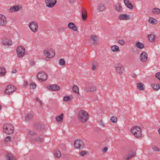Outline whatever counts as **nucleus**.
I'll return each instance as SVG.
<instances>
[{
	"label": "nucleus",
	"mask_w": 160,
	"mask_h": 160,
	"mask_svg": "<svg viewBox=\"0 0 160 160\" xmlns=\"http://www.w3.org/2000/svg\"><path fill=\"white\" fill-rule=\"evenodd\" d=\"M100 125L102 127H105V124L104 123H103L102 121H101L100 122Z\"/></svg>",
	"instance_id": "nucleus-54"
},
{
	"label": "nucleus",
	"mask_w": 160,
	"mask_h": 160,
	"mask_svg": "<svg viewBox=\"0 0 160 160\" xmlns=\"http://www.w3.org/2000/svg\"><path fill=\"white\" fill-rule=\"evenodd\" d=\"M17 72V71L16 70H13L12 71V73H16Z\"/></svg>",
	"instance_id": "nucleus-59"
},
{
	"label": "nucleus",
	"mask_w": 160,
	"mask_h": 160,
	"mask_svg": "<svg viewBox=\"0 0 160 160\" xmlns=\"http://www.w3.org/2000/svg\"><path fill=\"white\" fill-rule=\"evenodd\" d=\"M29 27L30 30L33 32H35L38 30V26L37 23L35 21L30 22L29 24Z\"/></svg>",
	"instance_id": "nucleus-9"
},
{
	"label": "nucleus",
	"mask_w": 160,
	"mask_h": 160,
	"mask_svg": "<svg viewBox=\"0 0 160 160\" xmlns=\"http://www.w3.org/2000/svg\"><path fill=\"white\" fill-rule=\"evenodd\" d=\"M17 52L18 56L20 58H22L25 55V49L22 46H19L17 49Z\"/></svg>",
	"instance_id": "nucleus-7"
},
{
	"label": "nucleus",
	"mask_w": 160,
	"mask_h": 160,
	"mask_svg": "<svg viewBox=\"0 0 160 160\" xmlns=\"http://www.w3.org/2000/svg\"><path fill=\"white\" fill-rule=\"evenodd\" d=\"M4 132L7 134H12L14 132V128L13 125L9 123H5L3 126Z\"/></svg>",
	"instance_id": "nucleus-2"
},
{
	"label": "nucleus",
	"mask_w": 160,
	"mask_h": 160,
	"mask_svg": "<svg viewBox=\"0 0 160 160\" xmlns=\"http://www.w3.org/2000/svg\"><path fill=\"white\" fill-rule=\"evenodd\" d=\"M28 134L31 136H36L37 135V133L33 130H29L28 131Z\"/></svg>",
	"instance_id": "nucleus-37"
},
{
	"label": "nucleus",
	"mask_w": 160,
	"mask_h": 160,
	"mask_svg": "<svg viewBox=\"0 0 160 160\" xmlns=\"http://www.w3.org/2000/svg\"><path fill=\"white\" fill-rule=\"evenodd\" d=\"M135 154L136 152H135L131 151L128 153V155L125 158V159L127 160H129L133 157H134Z\"/></svg>",
	"instance_id": "nucleus-20"
},
{
	"label": "nucleus",
	"mask_w": 160,
	"mask_h": 160,
	"mask_svg": "<svg viewBox=\"0 0 160 160\" xmlns=\"http://www.w3.org/2000/svg\"><path fill=\"white\" fill-rule=\"evenodd\" d=\"M155 77L158 78L160 81V73L157 72L155 74Z\"/></svg>",
	"instance_id": "nucleus-48"
},
{
	"label": "nucleus",
	"mask_w": 160,
	"mask_h": 160,
	"mask_svg": "<svg viewBox=\"0 0 160 160\" xmlns=\"http://www.w3.org/2000/svg\"><path fill=\"white\" fill-rule=\"evenodd\" d=\"M148 55L145 52H143L141 54L140 59L141 62H144L147 59Z\"/></svg>",
	"instance_id": "nucleus-15"
},
{
	"label": "nucleus",
	"mask_w": 160,
	"mask_h": 160,
	"mask_svg": "<svg viewBox=\"0 0 160 160\" xmlns=\"http://www.w3.org/2000/svg\"><path fill=\"white\" fill-rule=\"evenodd\" d=\"M74 146L76 148H82L84 147V144L82 140L78 139L75 141Z\"/></svg>",
	"instance_id": "nucleus-10"
},
{
	"label": "nucleus",
	"mask_w": 160,
	"mask_h": 160,
	"mask_svg": "<svg viewBox=\"0 0 160 160\" xmlns=\"http://www.w3.org/2000/svg\"><path fill=\"white\" fill-rule=\"evenodd\" d=\"M116 72L120 74H122L124 72L125 69L123 65L120 63H117L115 65Z\"/></svg>",
	"instance_id": "nucleus-6"
},
{
	"label": "nucleus",
	"mask_w": 160,
	"mask_h": 160,
	"mask_svg": "<svg viewBox=\"0 0 160 160\" xmlns=\"http://www.w3.org/2000/svg\"><path fill=\"white\" fill-rule=\"evenodd\" d=\"M33 117V114L32 113H28L26 117V121L28 122L32 119Z\"/></svg>",
	"instance_id": "nucleus-25"
},
{
	"label": "nucleus",
	"mask_w": 160,
	"mask_h": 160,
	"mask_svg": "<svg viewBox=\"0 0 160 160\" xmlns=\"http://www.w3.org/2000/svg\"><path fill=\"white\" fill-rule=\"evenodd\" d=\"M132 133L137 138L141 137L142 135L141 128L139 127L135 126L132 128L131 130Z\"/></svg>",
	"instance_id": "nucleus-4"
},
{
	"label": "nucleus",
	"mask_w": 160,
	"mask_h": 160,
	"mask_svg": "<svg viewBox=\"0 0 160 160\" xmlns=\"http://www.w3.org/2000/svg\"><path fill=\"white\" fill-rule=\"evenodd\" d=\"M111 50L113 52H118L120 51L119 47L117 45H114L112 46Z\"/></svg>",
	"instance_id": "nucleus-31"
},
{
	"label": "nucleus",
	"mask_w": 160,
	"mask_h": 160,
	"mask_svg": "<svg viewBox=\"0 0 160 160\" xmlns=\"http://www.w3.org/2000/svg\"><path fill=\"white\" fill-rule=\"evenodd\" d=\"M46 6L49 8H52L56 4L57 0H45Z\"/></svg>",
	"instance_id": "nucleus-11"
},
{
	"label": "nucleus",
	"mask_w": 160,
	"mask_h": 160,
	"mask_svg": "<svg viewBox=\"0 0 160 160\" xmlns=\"http://www.w3.org/2000/svg\"><path fill=\"white\" fill-rule=\"evenodd\" d=\"M82 19L83 21L85 20L87 17L86 10L84 8L82 9Z\"/></svg>",
	"instance_id": "nucleus-22"
},
{
	"label": "nucleus",
	"mask_w": 160,
	"mask_h": 160,
	"mask_svg": "<svg viewBox=\"0 0 160 160\" xmlns=\"http://www.w3.org/2000/svg\"><path fill=\"white\" fill-rule=\"evenodd\" d=\"M108 148L107 147H105L102 150V152L103 153L106 152L108 150Z\"/></svg>",
	"instance_id": "nucleus-53"
},
{
	"label": "nucleus",
	"mask_w": 160,
	"mask_h": 160,
	"mask_svg": "<svg viewBox=\"0 0 160 160\" xmlns=\"http://www.w3.org/2000/svg\"><path fill=\"white\" fill-rule=\"evenodd\" d=\"M124 2L126 6L130 9L133 8V6L128 0H124Z\"/></svg>",
	"instance_id": "nucleus-18"
},
{
	"label": "nucleus",
	"mask_w": 160,
	"mask_h": 160,
	"mask_svg": "<svg viewBox=\"0 0 160 160\" xmlns=\"http://www.w3.org/2000/svg\"><path fill=\"white\" fill-rule=\"evenodd\" d=\"M59 64L61 66H64L65 64V62L63 59H61L59 61Z\"/></svg>",
	"instance_id": "nucleus-42"
},
{
	"label": "nucleus",
	"mask_w": 160,
	"mask_h": 160,
	"mask_svg": "<svg viewBox=\"0 0 160 160\" xmlns=\"http://www.w3.org/2000/svg\"><path fill=\"white\" fill-rule=\"evenodd\" d=\"M1 43L4 45L10 46L12 45V40H9L6 37H3L1 39Z\"/></svg>",
	"instance_id": "nucleus-12"
},
{
	"label": "nucleus",
	"mask_w": 160,
	"mask_h": 160,
	"mask_svg": "<svg viewBox=\"0 0 160 160\" xmlns=\"http://www.w3.org/2000/svg\"><path fill=\"white\" fill-rule=\"evenodd\" d=\"M111 121L113 123H115L116 122L117 120V118L114 116H112L111 118L110 119Z\"/></svg>",
	"instance_id": "nucleus-41"
},
{
	"label": "nucleus",
	"mask_w": 160,
	"mask_h": 160,
	"mask_svg": "<svg viewBox=\"0 0 160 160\" xmlns=\"http://www.w3.org/2000/svg\"><path fill=\"white\" fill-rule=\"evenodd\" d=\"M72 90L75 92L79 94V91L78 90V88L76 85H74L72 87Z\"/></svg>",
	"instance_id": "nucleus-33"
},
{
	"label": "nucleus",
	"mask_w": 160,
	"mask_h": 160,
	"mask_svg": "<svg viewBox=\"0 0 160 160\" xmlns=\"http://www.w3.org/2000/svg\"><path fill=\"white\" fill-rule=\"evenodd\" d=\"M48 88L52 91H57L59 89V87L57 85L53 84L51 86H48Z\"/></svg>",
	"instance_id": "nucleus-19"
},
{
	"label": "nucleus",
	"mask_w": 160,
	"mask_h": 160,
	"mask_svg": "<svg viewBox=\"0 0 160 160\" xmlns=\"http://www.w3.org/2000/svg\"><path fill=\"white\" fill-rule=\"evenodd\" d=\"M86 152L85 151H82L80 152V155L82 156H84L86 153Z\"/></svg>",
	"instance_id": "nucleus-50"
},
{
	"label": "nucleus",
	"mask_w": 160,
	"mask_h": 160,
	"mask_svg": "<svg viewBox=\"0 0 160 160\" xmlns=\"http://www.w3.org/2000/svg\"><path fill=\"white\" fill-rule=\"evenodd\" d=\"M14 12L18 11L22 8V7L20 5H15L14 6Z\"/></svg>",
	"instance_id": "nucleus-34"
},
{
	"label": "nucleus",
	"mask_w": 160,
	"mask_h": 160,
	"mask_svg": "<svg viewBox=\"0 0 160 160\" xmlns=\"http://www.w3.org/2000/svg\"><path fill=\"white\" fill-rule=\"evenodd\" d=\"M9 12H14V6L11 7L8 10Z\"/></svg>",
	"instance_id": "nucleus-49"
},
{
	"label": "nucleus",
	"mask_w": 160,
	"mask_h": 160,
	"mask_svg": "<svg viewBox=\"0 0 160 160\" xmlns=\"http://www.w3.org/2000/svg\"><path fill=\"white\" fill-rule=\"evenodd\" d=\"M35 128L37 129H39L41 127V125L39 124H37L35 125Z\"/></svg>",
	"instance_id": "nucleus-51"
},
{
	"label": "nucleus",
	"mask_w": 160,
	"mask_h": 160,
	"mask_svg": "<svg viewBox=\"0 0 160 160\" xmlns=\"http://www.w3.org/2000/svg\"><path fill=\"white\" fill-rule=\"evenodd\" d=\"M72 98V96H65L63 98V101H67L71 100Z\"/></svg>",
	"instance_id": "nucleus-39"
},
{
	"label": "nucleus",
	"mask_w": 160,
	"mask_h": 160,
	"mask_svg": "<svg viewBox=\"0 0 160 160\" xmlns=\"http://www.w3.org/2000/svg\"><path fill=\"white\" fill-rule=\"evenodd\" d=\"M6 73V70L3 67H0V76H4Z\"/></svg>",
	"instance_id": "nucleus-27"
},
{
	"label": "nucleus",
	"mask_w": 160,
	"mask_h": 160,
	"mask_svg": "<svg viewBox=\"0 0 160 160\" xmlns=\"http://www.w3.org/2000/svg\"><path fill=\"white\" fill-rule=\"evenodd\" d=\"M156 21V20L154 18H150L148 20V22L150 23L154 24Z\"/></svg>",
	"instance_id": "nucleus-43"
},
{
	"label": "nucleus",
	"mask_w": 160,
	"mask_h": 160,
	"mask_svg": "<svg viewBox=\"0 0 160 160\" xmlns=\"http://www.w3.org/2000/svg\"><path fill=\"white\" fill-rule=\"evenodd\" d=\"M118 18L121 20H127L129 19L130 18L129 15L123 14L119 15Z\"/></svg>",
	"instance_id": "nucleus-16"
},
{
	"label": "nucleus",
	"mask_w": 160,
	"mask_h": 160,
	"mask_svg": "<svg viewBox=\"0 0 160 160\" xmlns=\"http://www.w3.org/2000/svg\"><path fill=\"white\" fill-rule=\"evenodd\" d=\"M83 89L87 92H91L96 91L97 88L95 86H92L89 87H85Z\"/></svg>",
	"instance_id": "nucleus-14"
},
{
	"label": "nucleus",
	"mask_w": 160,
	"mask_h": 160,
	"mask_svg": "<svg viewBox=\"0 0 160 160\" xmlns=\"http://www.w3.org/2000/svg\"><path fill=\"white\" fill-rule=\"evenodd\" d=\"M117 42L121 45H123L125 44V42L122 40L119 39L118 40Z\"/></svg>",
	"instance_id": "nucleus-46"
},
{
	"label": "nucleus",
	"mask_w": 160,
	"mask_h": 160,
	"mask_svg": "<svg viewBox=\"0 0 160 160\" xmlns=\"http://www.w3.org/2000/svg\"><path fill=\"white\" fill-rule=\"evenodd\" d=\"M137 87L140 90H144V85L142 83H138L137 84Z\"/></svg>",
	"instance_id": "nucleus-30"
},
{
	"label": "nucleus",
	"mask_w": 160,
	"mask_h": 160,
	"mask_svg": "<svg viewBox=\"0 0 160 160\" xmlns=\"http://www.w3.org/2000/svg\"><path fill=\"white\" fill-rule=\"evenodd\" d=\"M96 66L95 65H93L92 66V69L93 70H95L96 69Z\"/></svg>",
	"instance_id": "nucleus-56"
},
{
	"label": "nucleus",
	"mask_w": 160,
	"mask_h": 160,
	"mask_svg": "<svg viewBox=\"0 0 160 160\" xmlns=\"http://www.w3.org/2000/svg\"><path fill=\"white\" fill-rule=\"evenodd\" d=\"M152 86L155 91H158L160 89V85L158 84L153 83L152 84Z\"/></svg>",
	"instance_id": "nucleus-26"
},
{
	"label": "nucleus",
	"mask_w": 160,
	"mask_h": 160,
	"mask_svg": "<svg viewBox=\"0 0 160 160\" xmlns=\"http://www.w3.org/2000/svg\"><path fill=\"white\" fill-rule=\"evenodd\" d=\"M158 132L159 133V134H160V128L158 130Z\"/></svg>",
	"instance_id": "nucleus-60"
},
{
	"label": "nucleus",
	"mask_w": 160,
	"mask_h": 160,
	"mask_svg": "<svg viewBox=\"0 0 160 160\" xmlns=\"http://www.w3.org/2000/svg\"><path fill=\"white\" fill-rule=\"evenodd\" d=\"M136 46L137 48L140 49H142L144 47V44L139 42H136Z\"/></svg>",
	"instance_id": "nucleus-29"
},
{
	"label": "nucleus",
	"mask_w": 160,
	"mask_h": 160,
	"mask_svg": "<svg viewBox=\"0 0 160 160\" xmlns=\"http://www.w3.org/2000/svg\"><path fill=\"white\" fill-rule=\"evenodd\" d=\"M36 100H37V101H38V102H39V103L40 104V106H41L42 105V102L38 98H36Z\"/></svg>",
	"instance_id": "nucleus-55"
},
{
	"label": "nucleus",
	"mask_w": 160,
	"mask_h": 160,
	"mask_svg": "<svg viewBox=\"0 0 160 160\" xmlns=\"http://www.w3.org/2000/svg\"><path fill=\"white\" fill-rule=\"evenodd\" d=\"M7 158V160H16L15 158L10 155H8Z\"/></svg>",
	"instance_id": "nucleus-40"
},
{
	"label": "nucleus",
	"mask_w": 160,
	"mask_h": 160,
	"mask_svg": "<svg viewBox=\"0 0 160 160\" xmlns=\"http://www.w3.org/2000/svg\"><path fill=\"white\" fill-rule=\"evenodd\" d=\"M43 52L46 57L45 58V60L46 61H49L50 58H52L55 55V51L52 49L49 50L47 49L44 50Z\"/></svg>",
	"instance_id": "nucleus-3"
},
{
	"label": "nucleus",
	"mask_w": 160,
	"mask_h": 160,
	"mask_svg": "<svg viewBox=\"0 0 160 160\" xmlns=\"http://www.w3.org/2000/svg\"><path fill=\"white\" fill-rule=\"evenodd\" d=\"M63 113H62L60 116L56 117V120L58 122H62L63 120Z\"/></svg>",
	"instance_id": "nucleus-28"
},
{
	"label": "nucleus",
	"mask_w": 160,
	"mask_h": 160,
	"mask_svg": "<svg viewBox=\"0 0 160 160\" xmlns=\"http://www.w3.org/2000/svg\"><path fill=\"white\" fill-rule=\"evenodd\" d=\"M38 79L41 82L46 80L48 78V75L44 72H39L37 75Z\"/></svg>",
	"instance_id": "nucleus-8"
},
{
	"label": "nucleus",
	"mask_w": 160,
	"mask_h": 160,
	"mask_svg": "<svg viewBox=\"0 0 160 160\" xmlns=\"http://www.w3.org/2000/svg\"><path fill=\"white\" fill-rule=\"evenodd\" d=\"M68 0L69 1V2L70 3H74L75 2V0Z\"/></svg>",
	"instance_id": "nucleus-58"
},
{
	"label": "nucleus",
	"mask_w": 160,
	"mask_h": 160,
	"mask_svg": "<svg viewBox=\"0 0 160 160\" xmlns=\"http://www.w3.org/2000/svg\"><path fill=\"white\" fill-rule=\"evenodd\" d=\"M116 9L118 11H121L122 10V8L121 5L119 4H117L115 6Z\"/></svg>",
	"instance_id": "nucleus-36"
},
{
	"label": "nucleus",
	"mask_w": 160,
	"mask_h": 160,
	"mask_svg": "<svg viewBox=\"0 0 160 160\" xmlns=\"http://www.w3.org/2000/svg\"><path fill=\"white\" fill-rule=\"evenodd\" d=\"M54 156L57 158H60L61 156V152L59 149H56L54 151Z\"/></svg>",
	"instance_id": "nucleus-23"
},
{
	"label": "nucleus",
	"mask_w": 160,
	"mask_h": 160,
	"mask_svg": "<svg viewBox=\"0 0 160 160\" xmlns=\"http://www.w3.org/2000/svg\"><path fill=\"white\" fill-rule=\"evenodd\" d=\"M1 108H2V106H1L0 105V110L1 109Z\"/></svg>",
	"instance_id": "nucleus-61"
},
{
	"label": "nucleus",
	"mask_w": 160,
	"mask_h": 160,
	"mask_svg": "<svg viewBox=\"0 0 160 160\" xmlns=\"http://www.w3.org/2000/svg\"><path fill=\"white\" fill-rule=\"evenodd\" d=\"M35 64V62L33 61H30V64L31 66H32L34 65Z\"/></svg>",
	"instance_id": "nucleus-52"
},
{
	"label": "nucleus",
	"mask_w": 160,
	"mask_h": 160,
	"mask_svg": "<svg viewBox=\"0 0 160 160\" xmlns=\"http://www.w3.org/2000/svg\"><path fill=\"white\" fill-rule=\"evenodd\" d=\"M28 85V82L27 81H25L24 82V86L26 87Z\"/></svg>",
	"instance_id": "nucleus-57"
},
{
	"label": "nucleus",
	"mask_w": 160,
	"mask_h": 160,
	"mask_svg": "<svg viewBox=\"0 0 160 160\" xmlns=\"http://www.w3.org/2000/svg\"><path fill=\"white\" fill-rule=\"evenodd\" d=\"M36 87V85L34 83H31L30 85V88L31 89H34Z\"/></svg>",
	"instance_id": "nucleus-44"
},
{
	"label": "nucleus",
	"mask_w": 160,
	"mask_h": 160,
	"mask_svg": "<svg viewBox=\"0 0 160 160\" xmlns=\"http://www.w3.org/2000/svg\"><path fill=\"white\" fill-rule=\"evenodd\" d=\"M89 116L88 113L84 110H81L78 113L79 120L83 123H85L88 120Z\"/></svg>",
	"instance_id": "nucleus-1"
},
{
	"label": "nucleus",
	"mask_w": 160,
	"mask_h": 160,
	"mask_svg": "<svg viewBox=\"0 0 160 160\" xmlns=\"http://www.w3.org/2000/svg\"><path fill=\"white\" fill-rule=\"evenodd\" d=\"M148 38L150 42L153 41L155 39V36L153 34H150L148 35Z\"/></svg>",
	"instance_id": "nucleus-35"
},
{
	"label": "nucleus",
	"mask_w": 160,
	"mask_h": 160,
	"mask_svg": "<svg viewBox=\"0 0 160 160\" xmlns=\"http://www.w3.org/2000/svg\"><path fill=\"white\" fill-rule=\"evenodd\" d=\"M68 26L69 28L72 30L74 31H77L78 30L77 27L72 22L69 23L68 25Z\"/></svg>",
	"instance_id": "nucleus-17"
},
{
	"label": "nucleus",
	"mask_w": 160,
	"mask_h": 160,
	"mask_svg": "<svg viewBox=\"0 0 160 160\" xmlns=\"http://www.w3.org/2000/svg\"><path fill=\"white\" fill-rule=\"evenodd\" d=\"M16 90V88L12 85H9L7 86L5 90V93L6 95L11 94Z\"/></svg>",
	"instance_id": "nucleus-5"
},
{
	"label": "nucleus",
	"mask_w": 160,
	"mask_h": 160,
	"mask_svg": "<svg viewBox=\"0 0 160 160\" xmlns=\"http://www.w3.org/2000/svg\"><path fill=\"white\" fill-rule=\"evenodd\" d=\"M11 139V138L10 136H8L5 139V142H8L10 141Z\"/></svg>",
	"instance_id": "nucleus-47"
},
{
	"label": "nucleus",
	"mask_w": 160,
	"mask_h": 160,
	"mask_svg": "<svg viewBox=\"0 0 160 160\" xmlns=\"http://www.w3.org/2000/svg\"><path fill=\"white\" fill-rule=\"evenodd\" d=\"M105 9V7L103 3H101L98 6V10L100 12H102Z\"/></svg>",
	"instance_id": "nucleus-24"
},
{
	"label": "nucleus",
	"mask_w": 160,
	"mask_h": 160,
	"mask_svg": "<svg viewBox=\"0 0 160 160\" xmlns=\"http://www.w3.org/2000/svg\"><path fill=\"white\" fill-rule=\"evenodd\" d=\"M35 140L37 142H41L43 141V138L42 136H39L35 138Z\"/></svg>",
	"instance_id": "nucleus-38"
},
{
	"label": "nucleus",
	"mask_w": 160,
	"mask_h": 160,
	"mask_svg": "<svg viewBox=\"0 0 160 160\" xmlns=\"http://www.w3.org/2000/svg\"><path fill=\"white\" fill-rule=\"evenodd\" d=\"M91 39L92 41V43L94 45H97L98 43V38L97 36L92 35L91 36Z\"/></svg>",
	"instance_id": "nucleus-21"
},
{
	"label": "nucleus",
	"mask_w": 160,
	"mask_h": 160,
	"mask_svg": "<svg viewBox=\"0 0 160 160\" xmlns=\"http://www.w3.org/2000/svg\"><path fill=\"white\" fill-rule=\"evenodd\" d=\"M153 13L155 14H159L160 13V9L158 8H155L152 10Z\"/></svg>",
	"instance_id": "nucleus-32"
},
{
	"label": "nucleus",
	"mask_w": 160,
	"mask_h": 160,
	"mask_svg": "<svg viewBox=\"0 0 160 160\" xmlns=\"http://www.w3.org/2000/svg\"><path fill=\"white\" fill-rule=\"evenodd\" d=\"M152 148L153 150H154L156 152H158L160 151V150L158 148V147H157L155 146H152Z\"/></svg>",
	"instance_id": "nucleus-45"
},
{
	"label": "nucleus",
	"mask_w": 160,
	"mask_h": 160,
	"mask_svg": "<svg viewBox=\"0 0 160 160\" xmlns=\"http://www.w3.org/2000/svg\"><path fill=\"white\" fill-rule=\"evenodd\" d=\"M7 23L6 17L2 14H0V26H4Z\"/></svg>",
	"instance_id": "nucleus-13"
}]
</instances>
